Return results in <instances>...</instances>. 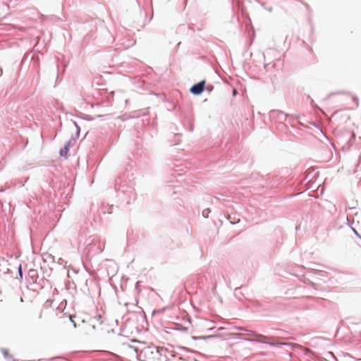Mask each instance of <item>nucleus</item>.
Instances as JSON below:
<instances>
[{
    "instance_id": "nucleus-1",
    "label": "nucleus",
    "mask_w": 361,
    "mask_h": 361,
    "mask_svg": "<svg viewBox=\"0 0 361 361\" xmlns=\"http://www.w3.org/2000/svg\"><path fill=\"white\" fill-rule=\"evenodd\" d=\"M204 83H205L204 81L202 80V81L194 85L190 88V92L194 94H200L204 90Z\"/></svg>"
},
{
    "instance_id": "nucleus-2",
    "label": "nucleus",
    "mask_w": 361,
    "mask_h": 361,
    "mask_svg": "<svg viewBox=\"0 0 361 361\" xmlns=\"http://www.w3.org/2000/svg\"><path fill=\"white\" fill-rule=\"evenodd\" d=\"M250 336H253L255 337H256L257 338L255 340V341H259V342H262V343H268V337L267 336H264L263 335H261V334H257L254 331H250V334H249Z\"/></svg>"
},
{
    "instance_id": "nucleus-3",
    "label": "nucleus",
    "mask_w": 361,
    "mask_h": 361,
    "mask_svg": "<svg viewBox=\"0 0 361 361\" xmlns=\"http://www.w3.org/2000/svg\"><path fill=\"white\" fill-rule=\"evenodd\" d=\"M1 353L4 355L6 361H13V357L10 354V353H9L8 349L2 348L1 349Z\"/></svg>"
},
{
    "instance_id": "nucleus-4",
    "label": "nucleus",
    "mask_w": 361,
    "mask_h": 361,
    "mask_svg": "<svg viewBox=\"0 0 361 361\" xmlns=\"http://www.w3.org/2000/svg\"><path fill=\"white\" fill-rule=\"evenodd\" d=\"M68 150H69V145L67 144L66 145H65L63 149H61V151H60L61 156L66 157Z\"/></svg>"
},
{
    "instance_id": "nucleus-5",
    "label": "nucleus",
    "mask_w": 361,
    "mask_h": 361,
    "mask_svg": "<svg viewBox=\"0 0 361 361\" xmlns=\"http://www.w3.org/2000/svg\"><path fill=\"white\" fill-rule=\"evenodd\" d=\"M44 310L47 311V312H49V310H51L52 312H59V313H61L60 312V310L58 309V308H55L53 306H51L50 304L47 305H44Z\"/></svg>"
},
{
    "instance_id": "nucleus-6",
    "label": "nucleus",
    "mask_w": 361,
    "mask_h": 361,
    "mask_svg": "<svg viewBox=\"0 0 361 361\" xmlns=\"http://www.w3.org/2000/svg\"><path fill=\"white\" fill-rule=\"evenodd\" d=\"M19 273H20V275L22 276V271H21V266L20 265L19 267Z\"/></svg>"
},
{
    "instance_id": "nucleus-7",
    "label": "nucleus",
    "mask_w": 361,
    "mask_h": 361,
    "mask_svg": "<svg viewBox=\"0 0 361 361\" xmlns=\"http://www.w3.org/2000/svg\"><path fill=\"white\" fill-rule=\"evenodd\" d=\"M68 320H70L71 322H73V319H72V316H71V315H70V316L68 317Z\"/></svg>"
},
{
    "instance_id": "nucleus-8",
    "label": "nucleus",
    "mask_w": 361,
    "mask_h": 361,
    "mask_svg": "<svg viewBox=\"0 0 361 361\" xmlns=\"http://www.w3.org/2000/svg\"><path fill=\"white\" fill-rule=\"evenodd\" d=\"M62 319H64V320H67V317H63Z\"/></svg>"
},
{
    "instance_id": "nucleus-9",
    "label": "nucleus",
    "mask_w": 361,
    "mask_h": 361,
    "mask_svg": "<svg viewBox=\"0 0 361 361\" xmlns=\"http://www.w3.org/2000/svg\"><path fill=\"white\" fill-rule=\"evenodd\" d=\"M44 312H46V313L47 312L44 309L43 310H42V312H44Z\"/></svg>"
},
{
    "instance_id": "nucleus-10",
    "label": "nucleus",
    "mask_w": 361,
    "mask_h": 361,
    "mask_svg": "<svg viewBox=\"0 0 361 361\" xmlns=\"http://www.w3.org/2000/svg\"><path fill=\"white\" fill-rule=\"evenodd\" d=\"M238 329L244 330V329H243V328H242V327H239V328H238Z\"/></svg>"
}]
</instances>
